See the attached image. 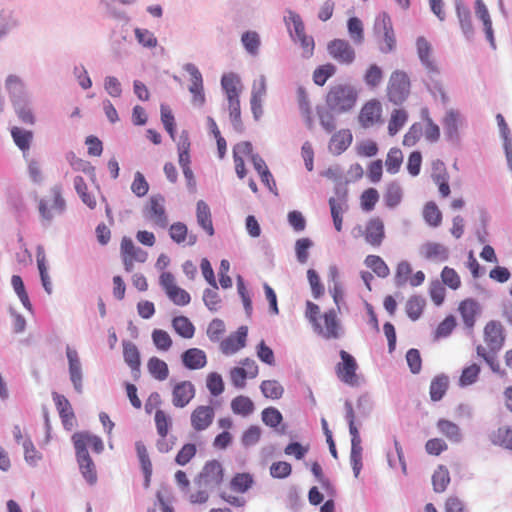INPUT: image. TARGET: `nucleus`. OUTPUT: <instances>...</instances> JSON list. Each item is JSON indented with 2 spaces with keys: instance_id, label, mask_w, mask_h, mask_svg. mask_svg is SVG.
Wrapping results in <instances>:
<instances>
[{
  "instance_id": "obj_53",
  "label": "nucleus",
  "mask_w": 512,
  "mask_h": 512,
  "mask_svg": "<svg viewBox=\"0 0 512 512\" xmlns=\"http://www.w3.org/2000/svg\"><path fill=\"white\" fill-rule=\"evenodd\" d=\"M425 301L421 297L413 296L406 302V313L408 317L415 321L417 320L424 309Z\"/></svg>"
},
{
  "instance_id": "obj_4",
  "label": "nucleus",
  "mask_w": 512,
  "mask_h": 512,
  "mask_svg": "<svg viewBox=\"0 0 512 512\" xmlns=\"http://www.w3.org/2000/svg\"><path fill=\"white\" fill-rule=\"evenodd\" d=\"M354 238L363 237L372 247H380L385 238V227L380 217L370 218L365 226L357 225L352 230Z\"/></svg>"
},
{
  "instance_id": "obj_61",
  "label": "nucleus",
  "mask_w": 512,
  "mask_h": 512,
  "mask_svg": "<svg viewBox=\"0 0 512 512\" xmlns=\"http://www.w3.org/2000/svg\"><path fill=\"white\" fill-rule=\"evenodd\" d=\"M262 421L269 427H277L283 420L280 411L274 407L265 408L262 413Z\"/></svg>"
},
{
  "instance_id": "obj_42",
  "label": "nucleus",
  "mask_w": 512,
  "mask_h": 512,
  "mask_svg": "<svg viewBox=\"0 0 512 512\" xmlns=\"http://www.w3.org/2000/svg\"><path fill=\"white\" fill-rule=\"evenodd\" d=\"M423 218L432 227H438L442 222V213L435 202H427L423 209Z\"/></svg>"
},
{
  "instance_id": "obj_41",
  "label": "nucleus",
  "mask_w": 512,
  "mask_h": 512,
  "mask_svg": "<svg viewBox=\"0 0 512 512\" xmlns=\"http://www.w3.org/2000/svg\"><path fill=\"white\" fill-rule=\"evenodd\" d=\"M450 483V475L449 471L444 466H439L433 476H432V484L433 489L436 493H442L447 489V486Z\"/></svg>"
},
{
  "instance_id": "obj_55",
  "label": "nucleus",
  "mask_w": 512,
  "mask_h": 512,
  "mask_svg": "<svg viewBox=\"0 0 512 512\" xmlns=\"http://www.w3.org/2000/svg\"><path fill=\"white\" fill-rule=\"evenodd\" d=\"M297 99L299 109L302 115L306 118L308 125L310 126L312 123V109L310 105V101L308 98V94L304 88L299 87L297 90Z\"/></svg>"
},
{
  "instance_id": "obj_22",
  "label": "nucleus",
  "mask_w": 512,
  "mask_h": 512,
  "mask_svg": "<svg viewBox=\"0 0 512 512\" xmlns=\"http://www.w3.org/2000/svg\"><path fill=\"white\" fill-rule=\"evenodd\" d=\"M182 364L189 370H199L207 365L206 353L199 348H189L181 355Z\"/></svg>"
},
{
  "instance_id": "obj_30",
  "label": "nucleus",
  "mask_w": 512,
  "mask_h": 512,
  "mask_svg": "<svg viewBox=\"0 0 512 512\" xmlns=\"http://www.w3.org/2000/svg\"><path fill=\"white\" fill-rule=\"evenodd\" d=\"M147 370L157 381H165L169 377V367L167 363L155 356L148 360Z\"/></svg>"
},
{
  "instance_id": "obj_34",
  "label": "nucleus",
  "mask_w": 512,
  "mask_h": 512,
  "mask_svg": "<svg viewBox=\"0 0 512 512\" xmlns=\"http://www.w3.org/2000/svg\"><path fill=\"white\" fill-rule=\"evenodd\" d=\"M449 386V379L445 375H438L431 381L430 384V398L432 401H439L446 394Z\"/></svg>"
},
{
  "instance_id": "obj_64",
  "label": "nucleus",
  "mask_w": 512,
  "mask_h": 512,
  "mask_svg": "<svg viewBox=\"0 0 512 512\" xmlns=\"http://www.w3.org/2000/svg\"><path fill=\"white\" fill-rule=\"evenodd\" d=\"M441 279L449 288L456 290L461 285V280L458 273L448 266H445L441 272Z\"/></svg>"
},
{
  "instance_id": "obj_24",
  "label": "nucleus",
  "mask_w": 512,
  "mask_h": 512,
  "mask_svg": "<svg viewBox=\"0 0 512 512\" xmlns=\"http://www.w3.org/2000/svg\"><path fill=\"white\" fill-rule=\"evenodd\" d=\"M376 28L382 31L384 35L386 48H383L382 50L384 52L392 51L395 47L396 41L390 17L385 13L380 15L376 21Z\"/></svg>"
},
{
  "instance_id": "obj_17",
  "label": "nucleus",
  "mask_w": 512,
  "mask_h": 512,
  "mask_svg": "<svg viewBox=\"0 0 512 512\" xmlns=\"http://www.w3.org/2000/svg\"><path fill=\"white\" fill-rule=\"evenodd\" d=\"M214 417L215 410L212 406L199 405L191 412V427L197 432L206 430L213 423Z\"/></svg>"
},
{
  "instance_id": "obj_47",
  "label": "nucleus",
  "mask_w": 512,
  "mask_h": 512,
  "mask_svg": "<svg viewBox=\"0 0 512 512\" xmlns=\"http://www.w3.org/2000/svg\"><path fill=\"white\" fill-rule=\"evenodd\" d=\"M403 162V154L399 148H391L386 157L385 166L390 174H395L400 170Z\"/></svg>"
},
{
  "instance_id": "obj_14",
  "label": "nucleus",
  "mask_w": 512,
  "mask_h": 512,
  "mask_svg": "<svg viewBox=\"0 0 512 512\" xmlns=\"http://www.w3.org/2000/svg\"><path fill=\"white\" fill-rule=\"evenodd\" d=\"M172 404L175 408L186 407L195 397V385L189 380H182L172 385Z\"/></svg>"
},
{
  "instance_id": "obj_45",
  "label": "nucleus",
  "mask_w": 512,
  "mask_h": 512,
  "mask_svg": "<svg viewBox=\"0 0 512 512\" xmlns=\"http://www.w3.org/2000/svg\"><path fill=\"white\" fill-rule=\"evenodd\" d=\"M154 420H155L157 433L159 434V436L162 439H165L169 433L171 426H172V421H171L170 416L164 410L158 409L155 412Z\"/></svg>"
},
{
  "instance_id": "obj_59",
  "label": "nucleus",
  "mask_w": 512,
  "mask_h": 512,
  "mask_svg": "<svg viewBox=\"0 0 512 512\" xmlns=\"http://www.w3.org/2000/svg\"><path fill=\"white\" fill-rule=\"evenodd\" d=\"M458 124H459V113L456 111H453V110L447 112V114L443 120V125H444V129H445L448 137L454 138L457 136Z\"/></svg>"
},
{
  "instance_id": "obj_13",
  "label": "nucleus",
  "mask_w": 512,
  "mask_h": 512,
  "mask_svg": "<svg viewBox=\"0 0 512 512\" xmlns=\"http://www.w3.org/2000/svg\"><path fill=\"white\" fill-rule=\"evenodd\" d=\"M327 50L329 55L338 63L350 65L356 58L353 47L343 39H334L328 43Z\"/></svg>"
},
{
  "instance_id": "obj_56",
  "label": "nucleus",
  "mask_w": 512,
  "mask_h": 512,
  "mask_svg": "<svg viewBox=\"0 0 512 512\" xmlns=\"http://www.w3.org/2000/svg\"><path fill=\"white\" fill-rule=\"evenodd\" d=\"M11 284L13 286L14 291L18 295L21 303L23 304V306L25 308H27L28 310H31L32 304H31V302L29 300V296L25 290V286H24L22 278L18 275H13L11 278Z\"/></svg>"
},
{
  "instance_id": "obj_51",
  "label": "nucleus",
  "mask_w": 512,
  "mask_h": 512,
  "mask_svg": "<svg viewBox=\"0 0 512 512\" xmlns=\"http://www.w3.org/2000/svg\"><path fill=\"white\" fill-rule=\"evenodd\" d=\"M481 368L478 364L472 363L462 370L459 378V385L462 387L472 385L479 377Z\"/></svg>"
},
{
  "instance_id": "obj_23",
  "label": "nucleus",
  "mask_w": 512,
  "mask_h": 512,
  "mask_svg": "<svg viewBox=\"0 0 512 512\" xmlns=\"http://www.w3.org/2000/svg\"><path fill=\"white\" fill-rule=\"evenodd\" d=\"M353 135L349 129H341L334 133L329 141V150L333 154L343 153L352 143Z\"/></svg>"
},
{
  "instance_id": "obj_11",
  "label": "nucleus",
  "mask_w": 512,
  "mask_h": 512,
  "mask_svg": "<svg viewBox=\"0 0 512 512\" xmlns=\"http://www.w3.org/2000/svg\"><path fill=\"white\" fill-rule=\"evenodd\" d=\"M121 258L127 272L133 270L135 262L144 263L147 260V252L135 246L132 239L123 237L120 244Z\"/></svg>"
},
{
  "instance_id": "obj_44",
  "label": "nucleus",
  "mask_w": 512,
  "mask_h": 512,
  "mask_svg": "<svg viewBox=\"0 0 512 512\" xmlns=\"http://www.w3.org/2000/svg\"><path fill=\"white\" fill-rule=\"evenodd\" d=\"M261 392L266 398L280 399L284 393L283 386L276 380H264L260 385Z\"/></svg>"
},
{
  "instance_id": "obj_2",
  "label": "nucleus",
  "mask_w": 512,
  "mask_h": 512,
  "mask_svg": "<svg viewBox=\"0 0 512 512\" xmlns=\"http://www.w3.org/2000/svg\"><path fill=\"white\" fill-rule=\"evenodd\" d=\"M357 90L349 84H336L326 95V104L335 113H347L354 109L358 100Z\"/></svg>"
},
{
  "instance_id": "obj_16",
  "label": "nucleus",
  "mask_w": 512,
  "mask_h": 512,
  "mask_svg": "<svg viewBox=\"0 0 512 512\" xmlns=\"http://www.w3.org/2000/svg\"><path fill=\"white\" fill-rule=\"evenodd\" d=\"M248 328L240 326L236 332L231 333L221 341L220 350L225 355H233L246 346Z\"/></svg>"
},
{
  "instance_id": "obj_15",
  "label": "nucleus",
  "mask_w": 512,
  "mask_h": 512,
  "mask_svg": "<svg viewBox=\"0 0 512 512\" xmlns=\"http://www.w3.org/2000/svg\"><path fill=\"white\" fill-rule=\"evenodd\" d=\"M484 341L491 353L497 354L504 345V327L499 321H489L484 327Z\"/></svg>"
},
{
  "instance_id": "obj_43",
  "label": "nucleus",
  "mask_w": 512,
  "mask_h": 512,
  "mask_svg": "<svg viewBox=\"0 0 512 512\" xmlns=\"http://www.w3.org/2000/svg\"><path fill=\"white\" fill-rule=\"evenodd\" d=\"M285 23L289 29L292 37H299L305 34V26L299 14L288 11V16L285 17Z\"/></svg>"
},
{
  "instance_id": "obj_37",
  "label": "nucleus",
  "mask_w": 512,
  "mask_h": 512,
  "mask_svg": "<svg viewBox=\"0 0 512 512\" xmlns=\"http://www.w3.org/2000/svg\"><path fill=\"white\" fill-rule=\"evenodd\" d=\"M254 484L253 476L249 473H237L230 481V488L237 493L247 492Z\"/></svg>"
},
{
  "instance_id": "obj_3",
  "label": "nucleus",
  "mask_w": 512,
  "mask_h": 512,
  "mask_svg": "<svg viewBox=\"0 0 512 512\" xmlns=\"http://www.w3.org/2000/svg\"><path fill=\"white\" fill-rule=\"evenodd\" d=\"M387 98L395 104H403L411 92V81L408 74L402 70H395L391 73L387 85Z\"/></svg>"
},
{
  "instance_id": "obj_32",
  "label": "nucleus",
  "mask_w": 512,
  "mask_h": 512,
  "mask_svg": "<svg viewBox=\"0 0 512 512\" xmlns=\"http://www.w3.org/2000/svg\"><path fill=\"white\" fill-rule=\"evenodd\" d=\"M123 356L125 362L133 371H139L141 364L140 353L134 343L130 341L123 342Z\"/></svg>"
},
{
  "instance_id": "obj_40",
  "label": "nucleus",
  "mask_w": 512,
  "mask_h": 512,
  "mask_svg": "<svg viewBox=\"0 0 512 512\" xmlns=\"http://www.w3.org/2000/svg\"><path fill=\"white\" fill-rule=\"evenodd\" d=\"M253 401L244 395H239L231 401V409L234 414L248 416L254 411Z\"/></svg>"
},
{
  "instance_id": "obj_28",
  "label": "nucleus",
  "mask_w": 512,
  "mask_h": 512,
  "mask_svg": "<svg viewBox=\"0 0 512 512\" xmlns=\"http://www.w3.org/2000/svg\"><path fill=\"white\" fill-rule=\"evenodd\" d=\"M77 461L81 470V473L83 477L90 483L94 484L97 480V473L95 465L89 456L88 452H84L82 450V453L76 452Z\"/></svg>"
},
{
  "instance_id": "obj_25",
  "label": "nucleus",
  "mask_w": 512,
  "mask_h": 512,
  "mask_svg": "<svg viewBox=\"0 0 512 512\" xmlns=\"http://www.w3.org/2000/svg\"><path fill=\"white\" fill-rule=\"evenodd\" d=\"M52 396L63 425L70 428L75 418L70 402L65 396L56 392Z\"/></svg>"
},
{
  "instance_id": "obj_62",
  "label": "nucleus",
  "mask_w": 512,
  "mask_h": 512,
  "mask_svg": "<svg viewBox=\"0 0 512 512\" xmlns=\"http://www.w3.org/2000/svg\"><path fill=\"white\" fill-rule=\"evenodd\" d=\"M241 41L245 49L252 55L257 54L260 46L259 35L254 31H247L242 35Z\"/></svg>"
},
{
  "instance_id": "obj_58",
  "label": "nucleus",
  "mask_w": 512,
  "mask_h": 512,
  "mask_svg": "<svg viewBox=\"0 0 512 512\" xmlns=\"http://www.w3.org/2000/svg\"><path fill=\"white\" fill-rule=\"evenodd\" d=\"M348 32L355 44H360L364 40L363 24L357 17H351L348 20Z\"/></svg>"
},
{
  "instance_id": "obj_48",
  "label": "nucleus",
  "mask_w": 512,
  "mask_h": 512,
  "mask_svg": "<svg viewBox=\"0 0 512 512\" xmlns=\"http://www.w3.org/2000/svg\"><path fill=\"white\" fill-rule=\"evenodd\" d=\"M423 118L425 119V129H424V137L428 142L434 143L437 142L440 138V128L439 126L433 122V120L429 117V113L427 109L422 111Z\"/></svg>"
},
{
  "instance_id": "obj_21",
  "label": "nucleus",
  "mask_w": 512,
  "mask_h": 512,
  "mask_svg": "<svg viewBox=\"0 0 512 512\" xmlns=\"http://www.w3.org/2000/svg\"><path fill=\"white\" fill-rule=\"evenodd\" d=\"M169 236L176 244L193 246L197 243L198 237L188 232V227L183 222H175L169 227Z\"/></svg>"
},
{
  "instance_id": "obj_26",
  "label": "nucleus",
  "mask_w": 512,
  "mask_h": 512,
  "mask_svg": "<svg viewBox=\"0 0 512 512\" xmlns=\"http://www.w3.org/2000/svg\"><path fill=\"white\" fill-rule=\"evenodd\" d=\"M196 217L198 225L209 235H214L211 211L207 203L199 200L196 205Z\"/></svg>"
},
{
  "instance_id": "obj_54",
  "label": "nucleus",
  "mask_w": 512,
  "mask_h": 512,
  "mask_svg": "<svg viewBox=\"0 0 512 512\" xmlns=\"http://www.w3.org/2000/svg\"><path fill=\"white\" fill-rule=\"evenodd\" d=\"M152 340L156 348L160 351H168L173 343L169 333L162 329L153 330Z\"/></svg>"
},
{
  "instance_id": "obj_6",
  "label": "nucleus",
  "mask_w": 512,
  "mask_h": 512,
  "mask_svg": "<svg viewBox=\"0 0 512 512\" xmlns=\"http://www.w3.org/2000/svg\"><path fill=\"white\" fill-rule=\"evenodd\" d=\"M143 215L153 226L167 228L169 218L165 208V198L161 195L151 196L143 209Z\"/></svg>"
},
{
  "instance_id": "obj_1",
  "label": "nucleus",
  "mask_w": 512,
  "mask_h": 512,
  "mask_svg": "<svg viewBox=\"0 0 512 512\" xmlns=\"http://www.w3.org/2000/svg\"><path fill=\"white\" fill-rule=\"evenodd\" d=\"M305 316L318 335L325 339H337L340 337L341 323L334 309L320 315L319 306L311 301H307Z\"/></svg>"
},
{
  "instance_id": "obj_36",
  "label": "nucleus",
  "mask_w": 512,
  "mask_h": 512,
  "mask_svg": "<svg viewBox=\"0 0 512 512\" xmlns=\"http://www.w3.org/2000/svg\"><path fill=\"white\" fill-rule=\"evenodd\" d=\"M439 432L452 442L461 440V431L457 424L446 419H440L437 422Z\"/></svg>"
},
{
  "instance_id": "obj_8",
  "label": "nucleus",
  "mask_w": 512,
  "mask_h": 512,
  "mask_svg": "<svg viewBox=\"0 0 512 512\" xmlns=\"http://www.w3.org/2000/svg\"><path fill=\"white\" fill-rule=\"evenodd\" d=\"M51 197L52 203L50 205L46 199H41L38 206L41 219L46 224H49L56 215L62 214L66 207L59 186H55L51 189Z\"/></svg>"
},
{
  "instance_id": "obj_20",
  "label": "nucleus",
  "mask_w": 512,
  "mask_h": 512,
  "mask_svg": "<svg viewBox=\"0 0 512 512\" xmlns=\"http://www.w3.org/2000/svg\"><path fill=\"white\" fill-rule=\"evenodd\" d=\"M458 312L466 328L473 329L476 323V318L481 313L480 304L471 298L465 299L460 302Z\"/></svg>"
},
{
  "instance_id": "obj_7",
  "label": "nucleus",
  "mask_w": 512,
  "mask_h": 512,
  "mask_svg": "<svg viewBox=\"0 0 512 512\" xmlns=\"http://www.w3.org/2000/svg\"><path fill=\"white\" fill-rule=\"evenodd\" d=\"M357 121L363 129H370L383 124V107L378 99L366 101L357 116Z\"/></svg>"
},
{
  "instance_id": "obj_12",
  "label": "nucleus",
  "mask_w": 512,
  "mask_h": 512,
  "mask_svg": "<svg viewBox=\"0 0 512 512\" xmlns=\"http://www.w3.org/2000/svg\"><path fill=\"white\" fill-rule=\"evenodd\" d=\"M416 51L428 74L436 75L440 73V68L433 54V47L425 37L420 36L416 39Z\"/></svg>"
},
{
  "instance_id": "obj_29",
  "label": "nucleus",
  "mask_w": 512,
  "mask_h": 512,
  "mask_svg": "<svg viewBox=\"0 0 512 512\" xmlns=\"http://www.w3.org/2000/svg\"><path fill=\"white\" fill-rule=\"evenodd\" d=\"M409 119L408 111L404 108L393 109L388 120V134L395 136L407 123Z\"/></svg>"
},
{
  "instance_id": "obj_63",
  "label": "nucleus",
  "mask_w": 512,
  "mask_h": 512,
  "mask_svg": "<svg viewBox=\"0 0 512 512\" xmlns=\"http://www.w3.org/2000/svg\"><path fill=\"white\" fill-rule=\"evenodd\" d=\"M197 448L195 444L187 443L182 446L175 457V462L178 465L184 466L196 455Z\"/></svg>"
},
{
  "instance_id": "obj_52",
  "label": "nucleus",
  "mask_w": 512,
  "mask_h": 512,
  "mask_svg": "<svg viewBox=\"0 0 512 512\" xmlns=\"http://www.w3.org/2000/svg\"><path fill=\"white\" fill-rule=\"evenodd\" d=\"M335 72L336 67L333 64L327 63L321 65L314 70L313 81L316 85L323 86L327 80L335 74Z\"/></svg>"
},
{
  "instance_id": "obj_57",
  "label": "nucleus",
  "mask_w": 512,
  "mask_h": 512,
  "mask_svg": "<svg viewBox=\"0 0 512 512\" xmlns=\"http://www.w3.org/2000/svg\"><path fill=\"white\" fill-rule=\"evenodd\" d=\"M382 78L383 72L376 64L370 65L364 74V82L370 88L377 87L381 83Z\"/></svg>"
},
{
  "instance_id": "obj_31",
  "label": "nucleus",
  "mask_w": 512,
  "mask_h": 512,
  "mask_svg": "<svg viewBox=\"0 0 512 512\" xmlns=\"http://www.w3.org/2000/svg\"><path fill=\"white\" fill-rule=\"evenodd\" d=\"M11 136L13 138L14 143L16 146L25 154L29 151L32 140H33V133L32 131L24 130L19 127H12L11 128Z\"/></svg>"
},
{
  "instance_id": "obj_49",
  "label": "nucleus",
  "mask_w": 512,
  "mask_h": 512,
  "mask_svg": "<svg viewBox=\"0 0 512 512\" xmlns=\"http://www.w3.org/2000/svg\"><path fill=\"white\" fill-rule=\"evenodd\" d=\"M365 265L372 269L379 277L385 278L389 275V268L381 257L377 255H368L365 259Z\"/></svg>"
},
{
  "instance_id": "obj_27",
  "label": "nucleus",
  "mask_w": 512,
  "mask_h": 512,
  "mask_svg": "<svg viewBox=\"0 0 512 512\" xmlns=\"http://www.w3.org/2000/svg\"><path fill=\"white\" fill-rule=\"evenodd\" d=\"M67 358L69 361V372L71 381L78 392L82 389V373L81 364L78 358V354L75 350L67 348Z\"/></svg>"
},
{
  "instance_id": "obj_19",
  "label": "nucleus",
  "mask_w": 512,
  "mask_h": 512,
  "mask_svg": "<svg viewBox=\"0 0 512 512\" xmlns=\"http://www.w3.org/2000/svg\"><path fill=\"white\" fill-rule=\"evenodd\" d=\"M76 452H88L87 447H91L96 453H100L104 449L103 442L100 437L88 432H78L72 436Z\"/></svg>"
},
{
  "instance_id": "obj_5",
  "label": "nucleus",
  "mask_w": 512,
  "mask_h": 512,
  "mask_svg": "<svg viewBox=\"0 0 512 512\" xmlns=\"http://www.w3.org/2000/svg\"><path fill=\"white\" fill-rule=\"evenodd\" d=\"M225 473L221 462L218 460L207 461L195 479L200 488L213 490L224 481Z\"/></svg>"
},
{
  "instance_id": "obj_39",
  "label": "nucleus",
  "mask_w": 512,
  "mask_h": 512,
  "mask_svg": "<svg viewBox=\"0 0 512 512\" xmlns=\"http://www.w3.org/2000/svg\"><path fill=\"white\" fill-rule=\"evenodd\" d=\"M456 13L462 32L467 38H471L474 33V28L470 10L467 7L459 4L456 6Z\"/></svg>"
},
{
  "instance_id": "obj_33",
  "label": "nucleus",
  "mask_w": 512,
  "mask_h": 512,
  "mask_svg": "<svg viewBox=\"0 0 512 512\" xmlns=\"http://www.w3.org/2000/svg\"><path fill=\"white\" fill-rule=\"evenodd\" d=\"M493 444L512 450V427L502 426L490 435Z\"/></svg>"
},
{
  "instance_id": "obj_46",
  "label": "nucleus",
  "mask_w": 512,
  "mask_h": 512,
  "mask_svg": "<svg viewBox=\"0 0 512 512\" xmlns=\"http://www.w3.org/2000/svg\"><path fill=\"white\" fill-rule=\"evenodd\" d=\"M402 200V189L399 184L392 182L387 185L384 201L387 207L394 208L400 204Z\"/></svg>"
},
{
  "instance_id": "obj_35",
  "label": "nucleus",
  "mask_w": 512,
  "mask_h": 512,
  "mask_svg": "<svg viewBox=\"0 0 512 512\" xmlns=\"http://www.w3.org/2000/svg\"><path fill=\"white\" fill-rule=\"evenodd\" d=\"M172 327L175 332L183 338L190 339L195 334V327L185 316H177L172 320Z\"/></svg>"
},
{
  "instance_id": "obj_18",
  "label": "nucleus",
  "mask_w": 512,
  "mask_h": 512,
  "mask_svg": "<svg viewBox=\"0 0 512 512\" xmlns=\"http://www.w3.org/2000/svg\"><path fill=\"white\" fill-rule=\"evenodd\" d=\"M419 255L425 260L440 263L448 260L449 250L441 243L428 241L420 246Z\"/></svg>"
},
{
  "instance_id": "obj_9",
  "label": "nucleus",
  "mask_w": 512,
  "mask_h": 512,
  "mask_svg": "<svg viewBox=\"0 0 512 512\" xmlns=\"http://www.w3.org/2000/svg\"><path fill=\"white\" fill-rule=\"evenodd\" d=\"M241 366L233 367L229 372L231 384L238 389L246 386L247 378L254 379L259 373V367L253 359L244 358L240 361Z\"/></svg>"
},
{
  "instance_id": "obj_10",
  "label": "nucleus",
  "mask_w": 512,
  "mask_h": 512,
  "mask_svg": "<svg viewBox=\"0 0 512 512\" xmlns=\"http://www.w3.org/2000/svg\"><path fill=\"white\" fill-rule=\"evenodd\" d=\"M339 354L341 362L337 363L335 366V372L338 379L350 386L357 385L358 376L356 371L358 369V364L355 358L345 350H341Z\"/></svg>"
},
{
  "instance_id": "obj_50",
  "label": "nucleus",
  "mask_w": 512,
  "mask_h": 512,
  "mask_svg": "<svg viewBox=\"0 0 512 512\" xmlns=\"http://www.w3.org/2000/svg\"><path fill=\"white\" fill-rule=\"evenodd\" d=\"M379 201V193L375 188H368L364 190L360 196V206L365 212L374 210L377 202Z\"/></svg>"
},
{
  "instance_id": "obj_60",
  "label": "nucleus",
  "mask_w": 512,
  "mask_h": 512,
  "mask_svg": "<svg viewBox=\"0 0 512 512\" xmlns=\"http://www.w3.org/2000/svg\"><path fill=\"white\" fill-rule=\"evenodd\" d=\"M206 386L213 396L220 395L224 391L222 376L216 372L209 373L206 380Z\"/></svg>"
},
{
  "instance_id": "obj_38",
  "label": "nucleus",
  "mask_w": 512,
  "mask_h": 512,
  "mask_svg": "<svg viewBox=\"0 0 512 512\" xmlns=\"http://www.w3.org/2000/svg\"><path fill=\"white\" fill-rule=\"evenodd\" d=\"M221 85L227 98L239 97L241 92V83L235 74H226L221 79Z\"/></svg>"
}]
</instances>
